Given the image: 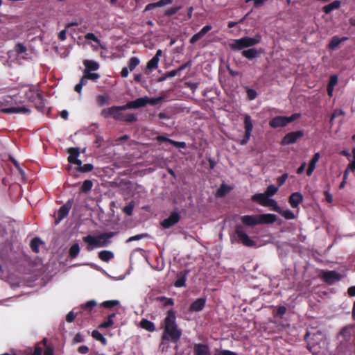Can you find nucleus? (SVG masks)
<instances>
[{"mask_svg": "<svg viewBox=\"0 0 355 355\" xmlns=\"http://www.w3.org/2000/svg\"><path fill=\"white\" fill-rule=\"evenodd\" d=\"M34 96L33 103L35 104V108L39 111H42L44 108L43 96L41 94H35Z\"/></svg>", "mask_w": 355, "mask_h": 355, "instance_id": "obj_26", "label": "nucleus"}, {"mask_svg": "<svg viewBox=\"0 0 355 355\" xmlns=\"http://www.w3.org/2000/svg\"><path fill=\"white\" fill-rule=\"evenodd\" d=\"M93 186V183L91 180H86L83 182L81 187H80V191L83 193H87L89 191Z\"/></svg>", "mask_w": 355, "mask_h": 355, "instance_id": "obj_43", "label": "nucleus"}, {"mask_svg": "<svg viewBox=\"0 0 355 355\" xmlns=\"http://www.w3.org/2000/svg\"><path fill=\"white\" fill-rule=\"evenodd\" d=\"M119 304V300H112L104 301L101 304V306L103 307H104V308H106V309H112L114 306H117Z\"/></svg>", "mask_w": 355, "mask_h": 355, "instance_id": "obj_47", "label": "nucleus"}, {"mask_svg": "<svg viewBox=\"0 0 355 355\" xmlns=\"http://www.w3.org/2000/svg\"><path fill=\"white\" fill-rule=\"evenodd\" d=\"M319 159H320V153H315V155L312 157L311 160L310 161L309 166L315 168V164L318 162Z\"/></svg>", "mask_w": 355, "mask_h": 355, "instance_id": "obj_61", "label": "nucleus"}, {"mask_svg": "<svg viewBox=\"0 0 355 355\" xmlns=\"http://www.w3.org/2000/svg\"><path fill=\"white\" fill-rule=\"evenodd\" d=\"M26 50V47L21 43H18L15 46V51L17 53V54H22L25 53Z\"/></svg>", "mask_w": 355, "mask_h": 355, "instance_id": "obj_59", "label": "nucleus"}, {"mask_svg": "<svg viewBox=\"0 0 355 355\" xmlns=\"http://www.w3.org/2000/svg\"><path fill=\"white\" fill-rule=\"evenodd\" d=\"M338 83V76L336 75H332L330 76L329 81L327 85V94L329 96H332L333 91L335 85Z\"/></svg>", "mask_w": 355, "mask_h": 355, "instance_id": "obj_28", "label": "nucleus"}, {"mask_svg": "<svg viewBox=\"0 0 355 355\" xmlns=\"http://www.w3.org/2000/svg\"><path fill=\"white\" fill-rule=\"evenodd\" d=\"M182 334V330L176 323L175 312L173 309L168 310L164 319V338L176 343Z\"/></svg>", "mask_w": 355, "mask_h": 355, "instance_id": "obj_1", "label": "nucleus"}, {"mask_svg": "<svg viewBox=\"0 0 355 355\" xmlns=\"http://www.w3.org/2000/svg\"><path fill=\"white\" fill-rule=\"evenodd\" d=\"M68 153L69 154L67 159L71 164H76L77 166L82 164V161L78 159L80 152L78 148H70L68 149Z\"/></svg>", "mask_w": 355, "mask_h": 355, "instance_id": "obj_12", "label": "nucleus"}, {"mask_svg": "<svg viewBox=\"0 0 355 355\" xmlns=\"http://www.w3.org/2000/svg\"><path fill=\"white\" fill-rule=\"evenodd\" d=\"M83 64L85 67L84 70H87V71H94L99 68L98 63L94 60H85L83 62Z\"/></svg>", "mask_w": 355, "mask_h": 355, "instance_id": "obj_29", "label": "nucleus"}, {"mask_svg": "<svg viewBox=\"0 0 355 355\" xmlns=\"http://www.w3.org/2000/svg\"><path fill=\"white\" fill-rule=\"evenodd\" d=\"M303 200V196L300 192H294L289 196L288 202L293 208H297Z\"/></svg>", "mask_w": 355, "mask_h": 355, "instance_id": "obj_15", "label": "nucleus"}, {"mask_svg": "<svg viewBox=\"0 0 355 355\" xmlns=\"http://www.w3.org/2000/svg\"><path fill=\"white\" fill-rule=\"evenodd\" d=\"M40 243V240L38 238H34L31 240L30 246L33 252H39Z\"/></svg>", "mask_w": 355, "mask_h": 355, "instance_id": "obj_50", "label": "nucleus"}, {"mask_svg": "<svg viewBox=\"0 0 355 355\" xmlns=\"http://www.w3.org/2000/svg\"><path fill=\"white\" fill-rule=\"evenodd\" d=\"M155 300L157 302L162 303L163 306H170L174 304V300L172 298H168L165 296H159L157 297Z\"/></svg>", "mask_w": 355, "mask_h": 355, "instance_id": "obj_35", "label": "nucleus"}, {"mask_svg": "<svg viewBox=\"0 0 355 355\" xmlns=\"http://www.w3.org/2000/svg\"><path fill=\"white\" fill-rule=\"evenodd\" d=\"M83 74L85 78H86L87 80H92L93 81H96L100 78V75L98 73L87 71V70H84Z\"/></svg>", "mask_w": 355, "mask_h": 355, "instance_id": "obj_42", "label": "nucleus"}, {"mask_svg": "<svg viewBox=\"0 0 355 355\" xmlns=\"http://www.w3.org/2000/svg\"><path fill=\"white\" fill-rule=\"evenodd\" d=\"M246 92L249 100H254L257 97V93L254 89L248 88Z\"/></svg>", "mask_w": 355, "mask_h": 355, "instance_id": "obj_62", "label": "nucleus"}, {"mask_svg": "<svg viewBox=\"0 0 355 355\" xmlns=\"http://www.w3.org/2000/svg\"><path fill=\"white\" fill-rule=\"evenodd\" d=\"M0 111L3 113L6 114H12V113H23L26 114L29 113V109L26 108L25 106H13L10 107L1 108Z\"/></svg>", "mask_w": 355, "mask_h": 355, "instance_id": "obj_14", "label": "nucleus"}, {"mask_svg": "<svg viewBox=\"0 0 355 355\" xmlns=\"http://www.w3.org/2000/svg\"><path fill=\"white\" fill-rule=\"evenodd\" d=\"M118 110H123V105H121V106H112V107H110L109 108L103 109L101 112V115L103 117L105 118V119H107L110 116H112L114 118L115 112Z\"/></svg>", "mask_w": 355, "mask_h": 355, "instance_id": "obj_21", "label": "nucleus"}, {"mask_svg": "<svg viewBox=\"0 0 355 355\" xmlns=\"http://www.w3.org/2000/svg\"><path fill=\"white\" fill-rule=\"evenodd\" d=\"M123 110H118L116 111L115 114L114 116V119L116 121H124L127 123H133L137 121V117L136 114L130 113V114H124L121 111Z\"/></svg>", "mask_w": 355, "mask_h": 355, "instance_id": "obj_9", "label": "nucleus"}, {"mask_svg": "<svg viewBox=\"0 0 355 355\" xmlns=\"http://www.w3.org/2000/svg\"><path fill=\"white\" fill-rule=\"evenodd\" d=\"M242 55L249 60H252L258 55V51L256 49H249L243 50L241 53Z\"/></svg>", "mask_w": 355, "mask_h": 355, "instance_id": "obj_34", "label": "nucleus"}, {"mask_svg": "<svg viewBox=\"0 0 355 355\" xmlns=\"http://www.w3.org/2000/svg\"><path fill=\"white\" fill-rule=\"evenodd\" d=\"M288 173H286L277 179V183L278 185V187H277L278 188L282 187L285 183V182L288 179Z\"/></svg>", "mask_w": 355, "mask_h": 355, "instance_id": "obj_55", "label": "nucleus"}, {"mask_svg": "<svg viewBox=\"0 0 355 355\" xmlns=\"http://www.w3.org/2000/svg\"><path fill=\"white\" fill-rule=\"evenodd\" d=\"M98 258L105 262H108L114 258V253L108 250H102L98 252Z\"/></svg>", "mask_w": 355, "mask_h": 355, "instance_id": "obj_33", "label": "nucleus"}, {"mask_svg": "<svg viewBox=\"0 0 355 355\" xmlns=\"http://www.w3.org/2000/svg\"><path fill=\"white\" fill-rule=\"evenodd\" d=\"M172 3L173 0H159L156 3H151L146 5L144 10H150L157 7H162L166 5L171 4Z\"/></svg>", "mask_w": 355, "mask_h": 355, "instance_id": "obj_22", "label": "nucleus"}, {"mask_svg": "<svg viewBox=\"0 0 355 355\" xmlns=\"http://www.w3.org/2000/svg\"><path fill=\"white\" fill-rule=\"evenodd\" d=\"M347 37L340 39L338 36H334L328 44L329 49H335L342 42L347 40Z\"/></svg>", "mask_w": 355, "mask_h": 355, "instance_id": "obj_32", "label": "nucleus"}, {"mask_svg": "<svg viewBox=\"0 0 355 355\" xmlns=\"http://www.w3.org/2000/svg\"><path fill=\"white\" fill-rule=\"evenodd\" d=\"M159 60L152 58L146 64V67L145 69V73L148 75L150 73L157 69L158 67Z\"/></svg>", "mask_w": 355, "mask_h": 355, "instance_id": "obj_24", "label": "nucleus"}, {"mask_svg": "<svg viewBox=\"0 0 355 355\" xmlns=\"http://www.w3.org/2000/svg\"><path fill=\"white\" fill-rule=\"evenodd\" d=\"M195 355H210L208 345L201 343L195 344L193 347Z\"/></svg>", "mask_w": 355, "mask_h": 355, "instance_id": "obj_20", "label": "nucleus"}, {"mask_svg": "<svg viewBox=\"0 0 355 355\" xmlns=\"http://www.w3.org/2000/svg\"><path fill=\"white\" fill-rule=\"evenodd\" d=\"M85 38L87 40H92L98 44H100V40L98 37L92 33H88L85 35Z\"/></svg>", "mask_w": 355, "mask_h": 355, "instance_id": "obj_56", "label": "nucleus"}, {"mask_svg": "<svg viewBox=\"0 0 355 355\" xmlns=\"http://www.w3.org/2000/svg\"><path fill=\"white\" fill-rule=\"evenodd\" d=\"M244 128H245V134L243 139L240 141L241 145H245L248 143L250 138L251 137L252 131L253 129V123L251 119V116L248 114H245L244 116Z\"/></svg>", "mask_w": 355, "mask_h": 355, "instance_id": "obj_5", "label": "nucleus"}, {"mask_svg": "<svg viewBox=\"0 0 355 355\" xmlns=\"http://www.w3.org/2000/svg\"><path fill=\"white\" fill-rule=\"evenodd\" d=\"M44 355H54V349L52 346H46L44 349Z\"/></svg>", "mask_w": 355, "mask_h": 355, "instance_id": "obj_64", "label": "nucleus"}, {"mask_svg": "<svg viewBox=\"0 0 355 355\" xmlns=\"http://www.w3.org/2000/svg\"><path fill=\"white\" fill-rule=\"evenodd\" d=\"M80 252V247L78 243H75L71 246L69 251V255L71 259L76 258Z\"/></svg>", "mask_w": 355, "mask_h": 355, "instance_id": "obj_39", "label": "nucleus"}, {"mask_svg": "<svg viewBox=\"0 0 355 355\" xmlns=\"http://www.w3.org/2000/svg\"><path fill=\"white\" fill-rule=\"evenodd\" d=\"M230 191V188L225 184H222L217 191V196L223 197Z\"/></svg>", "mask_w": 355, "mask_h": 355, "instance_id": "obj_51", "label": "nucleus"}, {"mask_svg": "<svg viewBox=\"0 0 355 355\" xmlns=\"http://www.w3.org/2000/svg\"><path fill=\"white\" fill-rule=\"evenodd\" d=\"M268 198V196L265 193H256L252 196V200L258 202L262 206H264Z\"/></svg>", "mask_w": 355, "mask_h": 355, "instance_id": "obj_31", "label": "nucleus"}, {"mask_svg": "<svg viewBox=\"0 0 355 355\" xmlns=\"http://www.w3.org/2000/svg\"><path fill=\"white\" fill-rule=\"evenodd\" d=\"M182 8L181 6L172 7L167 9L164 12V16L170 17L176 14Z\"/></svg>", "mask_w": 355, "mask_h": 355, "instance_id": "obj_48", "label": "nucleus"}, {"mask_svg": "<svg viewBox=\"0 0 355 355\" xmlns=\"http://www.w3.org/2000/svg\"><path fill=\"white\" fill-rule=\"evenodd\" d=\"M261 40V36L259 34H257L254 37H243L240 39L234 40L230 44V47L233 51H240L245 48L255 46L259 44Z\"/></svg>", "mask_w": 355, "mask_h": 355, "instance_id": "obj_3", "label": "nucleus"}, {"mask_svg": "<svg viewBox=\"0 0 355 355\" xmlns=\"http://www.w3.org/2000/svg\"><path fill=\"white\" fill-rule=\"evenodd\" d=\"M81 313V311H77L76 313L73 312V311H70L66 316V320L68 322H72L75 318Z\"/></svg>", "mask_w": 355, "mask_h": 355, "instance_id": "obj_53", "label": "nucleus"}, {"mask_svg": "<svg viewBox=\"0 0 355 355\" xmlns=\"http://www.w3.org/2000/svg\"><path fill=\"white\" fill-rule=\"evenodd\" d=\"M304 135V133L302 130L288 132L282 138L281 144L284 146L295 144Z\"/></svg>", "mask_w": 355, "mask_h": 355, "instance_id": "obj_6", "label": "nucleus"}, {"mask_svg": "<svg viewBox=\"0 0 355 355\" xmlns=\"http://www.w3.org/2000/svg\"><path fill=\"white\" fill-rule=\"evenodd\" d=\"M259 225L272 224L277 220V216L273 214H262L258 215Z\"/></svg>", "mask_w": 355, "mask_h": 355, "instance_id": "obj_13", "label": "nucleus"}, {"mask_svg": "<svg viewBox=\"0 0 355 355\" xmlns=\"http://www.w3.org/2000/svg\"><path fill=\"white\" fill-rule=\"evenodd\" d=\"M353 328L352 325H347L342 328L340 331V336L343 338L345 341H349L352 338V329Z\"/></svg>", "mask_w": 355, "mask_h": 355, "instance_id": "obj_25", "label": "nucleus"}, {"mask_svg": "<svg viewBox=\"0 0 355 355\" xmlns=\"http://www.w3.org/2000/svg\"><path fill=\"white\" fill-rule=\"evenodd\" d=\"M212 26L211 25L205 26L198 33L194 34L189 40L190 44H194L201 39L207 33L211 31Z\"/></svg>", "mask_w": 355, "mask_h": 355, "instance_id": "obj_19", "label": "nucleus"}, {"mask_svg": "<svg viewBox=\"0 0 355 355\" xmlns=\"http://www.w3.org/2000/svg\"><path fill=\"white\" fill-rule=\"evenodd\" d=\"M286 308L284 306H279L275 316H280L281 318L286 313Z\"/></svg>", "mask_w": 355, "mask_h": 355, "instance_id": "obj_60", "label": "nucleus"}, {"mask_svg": "<svg viewBox=\"0 0 355 355\" xmlns=\"http://www.w3.org/2000/svg\"><path fill=\"white\" fill-rule=\"evenodd\" d=\"M187 272H180L177 274V279L174 283V286L177 288L185 286V282L187 280Z\"/></svg>", "mask_w": 355, "mask_h": 355, "instance_id": "obj_23", "label": "nucleus"}, {"mask_svg": "<svg viewBox=\"0 0 355 355\" xmlns=\"http://www.w3.org/2000/svg\"><path fill=\"white\" fill-rule=\"evenodd\" d=\"M147 105V101L145 97L137 98L135 101H129L125 105H123V110L127 109H137L145 107Z\"/></svg>", "mask_w": 355, "mask_h": 355, "instance_id": "obj_11", "label": "nucleus"}, {"mask_svg": "<svg viewBox=\"0 0 355 355\" xmlns=\"http://www.w3.org/2000/svg\"><path fill=\"white\" fill-rule=\"evenodd\" d=\"M206 299L205 298H198L193 302H192L189 306V311L191 312H199L202 311L205 306Z\"/></svg>", "mask_w": 355, "mask_h": 355, "instance_id": "obj_16", "label": "nucleus"}, {"mask_svg": "<svg viewBox=\"0 0 355 355\" xmlns=\"http://www.w3.org/2000/svg\"><path fill=\"white\" fill-rule=\"evenodd\" d=\"M345 114V112L342 110L336 109L334 110L331 117L330 119V122H331L335 118H337L340 116H343Z\"/></svg>", "mask_w": 355, "mask_h": 355, "instance_id": "obj_58", "label": "nucleus"}, {"mask_svg": "<svg viewBox=\"0 0 355 355\" xmlns=\"http://www.w3.org/2000/svg\"><path fill=\"white\" fill-rule=\"evenodd\" d=\"M235 234L238 237V241L247 247H253L256 245L255 241L251 239L248 234L243 231L241 225H236L235 228Z\"/></svg>", "mask_w": 355, "mask_h": 355, "instance_id": "obj_4", "label": "nucleus"}, {"mask_svg": "<svg viewBox=\"0 0 355 355\" xmlns=\"http://www.w3.org/2000/svg\"><path fill=\"white\" fill-rule=\"evenodd\" d=\"M264 207H272L274 211L277 212L280 211V207L277 205V202L274 199L268 198Z\"/></svg>", "mask_w": 355, "mask_h": 355, "instance_id": "obj_44", "label": "nucleus"}, {"mask_svg": "<svg viewBox=\"0 0 355 355\" xmlns=\"http://www.w3.org/2000/svg\"><path fill=\"white\" fill-rule=\"evenodd\" d=\"M96 306V302L94 300H89L85 304L80 305V309L83 311H87L90 313L94 307Z\"/></svg>", "mask_w": 355, "mask_h": 355, "instance_id": "obj_38", "label": "nucleus"}, {"mask_svg": "<svg viewBox=\"0 0 355 355\" xmlns=\"http://www.w3.org/2000/svg\"><path fill=\"white\" fill-rule=\"evenodd\" d=\"M139 63L140 60L137 57H132L128 62V68L130 71H132Z\"/></svg>", "mask_w": 355, "mask_h": 355, "instance_id": "obj_40", "label": "nucleus"}, {"mask_svg": "<svg viewBox=\"0 0 355 355\" xmlns=\"http://www.w3.org/2000/svg\"><path fill=\"white\" fill-rule=\"evenodd\" d=\"M322 279L328 284L331 285L334 283L341 279V275L334 270L323 271L321 275Z\"/></svg>", "mask_w": 355, "mask_h": 355, "instance_id": "obj_8", "label": "nucleus"}, {"mask_svg": "<svg viewBox=\"0 0 355 355\" xmlns=\"http://www.w3.org/2000/svg\"><path fill=\"white\" fill-rule=\"evenodd\" d=\"M116 316V314L114 313H112L111 314H110L108 316H107V320L102 322L100 325H99V328H104V329H107V328H110V327H112L114 324V318Z\"/></svg>", "mask_w": 355, "mask_h": 355, "instance_id": "obj_36", "label": "nucleus"}, {"mask_svg": "<svg viewBox=\"0 0 355 355\" xmlns=\"http://www.w3.org/2000/svg\"><path fill=\"white\" fill-rule=\"evenodd\" d=\"M134 209V205L132 204H129L123 208V211L128 216L132 215Z\"/></svg>", "mask_w": 355, "mask_h": 355, "instance_id": "obj_63", "label": "nucleus"}, {"mask_svg": "<svg viewBox=\"0 0 355 355\" xmlns=\"http://www.w3.org/2000/svg\"><path fill=\"white\" fill-rule=\"evenodd\" d=\"M241 220L247 226H255L259 225L258 215H245L241 216Z\"/></svg>", "mask_w": 355, "mask_h": 355, "instance_id": "obj_18", "label": "nucleus"}, {"mask_svg": "<svg viewBox=\"0 0 355 355\" xmlns=\"http://www.w3.org/2000/svg\"><path fill=\"white\" fill-rule=\"evenodd\" d=\"M278 189L279 188L275 185H269L267 187L265 193L268 196V197H270L274 196L278 191Z\"/></svg>", "mask_w": 355, "mask_h": 355, "instance_id": "obj_49", "label": "nucleus"}, {"mask_svg": "<svg viewBox=\"0 0 355 355\" xmlns=\"http://www.w3.org/2000/svg\"><path fill=\"white\" fill-rule=\"evenodd\" d=\"M300 116H301V114L300 113H295V114H293L290 116H286V120L287 124L298 119Z\"/></svg>", "mask_w": 355, "mask_h": 355, "instance_id": "obj_57", "label": "nucleus"}, {"mask_svg": "<svg viewBox=\"0 0 355 355\" xmlns=\"http://www.w3.org/2000/svg\"><path fill=\"white\" fill-rule=\"evenodd\" d=\"M178 73V71L175 69H173V70H171V71H167L166 72V73L164 74V76L161 78L159 79V81H162V80H164L166 78H172V77H175V76H177Z\"/></svg>", "mask_w": 355, "mask_h": 355, "instance_id": "obj_54", "label": "nucleus"}, {"mask_svg": "<svg viewBox=\"0 0 355 355\" xmlns=\"http://www.w3.org/2000/svg\"><path fill=\"white\" fill-rule=\"evenodd\" d=\"M94 166L92 164H85L84 165H80L77 166V171L81 173H87L90 172L93 170Z\"/></svg>", "mask_w": 355, "mask_h": 355, "instance_id": "obj_46", "label": "nucleus"}, {"mask_svg": "<svg viewBox=\"0 0 355 355\" xmlns=\"http://www.w3.org/2000/svg\"><path fill=\"white\" fill-rule=\"evenodd\" d=\"M146 100L147 101V104H150L151 105H156L159 104L162 100V97H157V98H148L146 96Z\"/></svg>", "mask_w": 355, "mask_h": 355, "instance_id": "obj_52", "label": "nucleus"}, {"mask_svg": "<svg viewBox=\"0 0 355 355\" xmlns=\"http://www.w3.org/2000/svg\"><path fill=\"white\" fill-rule=\"evenodd\" d=\"M278 213L287 220H291V219H294L295 218L294 213L289 209L282 210L280 209V211H278Z\"/></svg>", "mask_w": 355, "mask_h": 355, "instance_id": "obj_45", "label": "nucleus"}, {"mask_svg": "<svg viewBox=\"0 0 355 355\" xmlns=\"http://www.w3.org/2000/svg\"><path fill=\"white\" fill-rule=\"evenodd\" d=\"M92 336L96 340L101 342L103 345H107V339L98 330H94L92 332Z\"/></svg>", "mask_w": 355, "mask_h": 355, "instance_id": "obj_37", "label": "nucleus"}, {"mask_svg": "<svg viewBox=\"0 0 355 355\" xmlns=\"http://www.w3.org/2000/svg\"><path fill=\"white\" fill-rule=\"evenodd\" d=\"M140 327L149 332H153L155 330L154 323L144 318L140 321Z\"/></svg>", "mask_w": 355, "mask_h": 355, "instance_id": "obj_30", "label": "nucleus"}, {"mask_svg": "<svg viewBox=\"0 0 355 355\" xmlns=\"http://www.w3.org/2000/svg\"><path fill=\"white\" fill-rule=\"evenodd\" d=\"M341 2L338 0L334 1L332 3L324 6L322 10L325 14H329L334 10L338 9L340 7Z\"/></svg>", "mask_w": 355, "mask_h": 355, "instance_id": "obj_27", "label": "nucleus"}, {"mask_svg": "<svg viewBox=\"0 0 355 355\" xmlns=\"http://www.w3.org/2000/svg\"><path fill=\"white\" fill-rule=\"evenodd\" d=\"M96 102L100 107H103L109 104V97L107 95H98L96 97Z\"/></svg>", "mask_w": 355, "mask_h": 355, "instance_id": "obj_41", "label": "nucleus"}, {"mask_svg": "<svg viewBox=\"0 0 355 355\" xmlns=\"http://www.w3.org/2000/svg\"><path fill=\"white\" fill-rule=\"evenodd\" d=\"M269 125L270 127L274 128L284 127L287 125L286 116H275L269 121Z\"/></svg>", "mask_w": 355, "mask_h": 355, "instance_id": "obj_17", "label": "nucleus"}, {"mask_svg": "<svg viewBox=\"0 0 355 355\" xmlns=\"http://www.w3.org/2000/svg\"><path fill=\"white\" fill-rule=\"evenodd\" d=\"M180 220V215L177 211H173L171 213L169 216L167 218L164 219L161 222V225L164 228H169L176 223H178Z\"/></svg>", "mask_w": 355, "mask_h": 355, "instance_id": "obj_10", "label": "nucleus"}, {"mask_svg": "<svg viewBox=\"0 0 355 355\" xmlns=\"http://www.w3.org/2000/svg\"><path fill=\"white\" fill-rule=\"evenodd\" d=\"M115 232H110L100 234L96 236L87 235L83 238L85 243H87V250L92 251L94 248H102L110 243V239L114 236Z\"/></svg>", "mask_w": 355, "mask_h": 355, "instance_id": "obj_2", "label": "nucleus"}, {"mask_svg": "<svg viewBox=\"0 0 355 355\" xmlns=\"http://www.w3.org/2000/svg\"><path fill=\"white\" fill-rule=\"evenodd\" d=\"M73 204V199L71 198L68 200L64 205L60 207L57 213V217L55 220V224H58L62 220L68 216Z\"/></svg>", "mask_w": 355, "mask_h": 355, "instance_id": "obj_7", "label": "nucleus"}]
</instances>
